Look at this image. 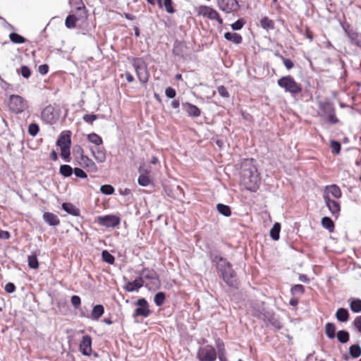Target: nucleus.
Returning <instances> with one entry per match:
<instances>
[{
	"instance_id": "obj_1",
	"label": "nucleus",
	"mask_w": 361,
	"mask_h": 361,
	"mask_svg": "<svg viewBox=\"0 0 361 361\" xmlns=\"http://www.w3.org/2000/svg\"><path fill=\"white\" fill-rule=\"evenodd\" d=\"M240 181L248 190L256 191L260 183L259 173L252 159H245L241 164Z\"/></svg>"
},
{
	"instance_id": "obj_2",
	"label": "nucleus",
	"mask_w": 361,
	"mask_h": 361,
	"mask_svg": "<svg viewBox=\"0 0 361 361\" xmlns=\"http://www.w3.org/2000/svg\"><path fill=\"white\" fill-rule=\"evenodd\" d=\"M252 314L259 319L265 322H269L274 326L280 329L281 327L279 321L276 318L273 312L267 310L264 306V302L257 301L250 305Z\"/></svg>"
},
{
	"instance_id": "obj_3",
	"label": "nucleus",
	"mask_w": 361,
	"mask_h": 361,
	"mask_svg": "<svg viewBox=\"0 0 361 361\" xmlns=\"http://www.w3.org/2000/svg\"><path fill=\"white\" fill-rule=\"evenodd\" d=\"M132 63L140 82L142 84L147 83L149 75L145 61L142 58H135Z\"/></svg>"
},
{
	"instance_id": "obj_4",
	"label": "nucleus",
	"mask_w": 361,
	"mask_h": 361,
	"mask_svg": "<svg viewBox=\"0 0 361 361\" xmlns=\"http://www.w3.org/2000/svg\"><path fill=\"white\" fill-rule=\"evenodd\" d=\"M277 84L286 92L292 94H298L301 92L302 88L300 84L297 83L291 76H284L278 80Z\"/></svg>"
},
{
	"instance_id": "obj_5",
	"label": "nucleus",
	"mask_w": 361,
	"mask_h": 361,
	"mask_svg": "<svg viewBox=\"0 0 361 361\" xmlns=\"http://www.w3.org/2000/svg\"><path fill=\"white\" fill-rule=\"evenodd\" d=\"M8 106L10 110L15 114H20L28 108L26 99L18 94H12L9 98Z\"/></svg>"
},
{
	"instance_id": "obj_6",
	"label": "nucleus",
	"mask_w": 361,
	"mask_h": 361,
	"mask_svg": "<svg viewBox=\"0 0 361 361\" xmlns=\"http://www.w3.org/2000/svg\"><path fill=\"white\" fill-rule=\"evenodd\" d=\"M319 116L321 117H325L329 123L335 124L338 122L335 115V109L331 103L321 102L319 103Z\"/></svg>"
},
{
	"instance_id": "obj_7",
	"label": "nucleus",
	"mask_w": 361,
	"mask_h": 361,
	"mask_svg": "<svg viewBox=\"0 0 361 361\" xmlns=\"http://www.w3.org/2000/svg\"><path fill=\"white\" fill-rule=\"evenodd\" d=\"M196 11L199 16L206 17L212 20H215L219 25L223 24V19L220 17L219 13L210 6H200L196 8Z\"/></svg>"
},
{
	"instance_id": "obj_8",
	"label": "nucleus",
	"mask_w": 361,
	"mask_h": 361,
	"mask_svg": "<svg viewBox=\"0 0 361 361\" xmlns=\"http://www.w3.org/2000/svg\"><path fill=\"white\" fill-rule=\"evenodd\" d=\"M199 361H215L216 352L214 348L210 345L200 347L197 353Z\"/></svg>"
},
{
	"instance_id": "obj_9",
	"label": "nucleus",
	"mask_w": 361,
	"mask_h": 361,
	"mask_svg": "<svg viewBox=\"0 0 361 361\" xmlns=\"http://www.w3.org/2000/svg\"><path fill=\"white\" fill-rule=\"evenodd\" d=\"M59 114L51 104L44 107L41 112L42 120L47 124L55 123L59 119Z\"/></svg>"
},
{
	"instance_id": "obj_10",
	"label": "nucleus",
	"mask_w": 361,
	"mask_h": 361,
	"mask_svg": "<svg viewBox=\"0 0 361 361\" xmlns=\"http://www.w3.org/2000/svg\"><path fill=\"white\" fill-rule=\"evenodd\" d=\"M77 11L80 13L78 16L69 15L66 17L65 25L68 28L75 27L77 21L87 18V11L84 5L82 7H78Z\"/></svg>"
},
{
	"instance_id": "obj_11",
	"label": "nucleus",
	"mask_w": 361,
	"mask_h": 361,
	"mask_svg": "<svg viewBox=\"0 0 361 361\" xmlns=\"http://www.w3.org/2000/svg\"><path fill=\"white\" fill-rule=\"evenodd\" d=\"M140 275V276L139 278H142L143 281L145 280L149 281L146 284V286L149 285L152 286H157L159 284V277L156 271L153 269L145 268L142 270Z\"/></svg>"
},
{
	"instance_id": "obj_12",
	"label": "nucleus",
	"mask_w": 361,
	"mask_h": 361,
	"mask_svg": "<svg viewBox=\"0 0 361 361\" xmlns=\"http://www.w3.org/2000/svg\"><path fill=\"white\" fill-rule=\"evenodd\" d=\"M343 29L353 45L361 47V34L353 29L349 24H344Z\"/></svg>"
},
{
	"instance_id": "obj_13",
	"label": "nucleus",
	"mask_w": 361,
	"mask_h": 361,
	"mask_svg": "<svg viewBox=\"0 0 361 361\" xmlns=\"http://www.w3.org/2000/svg\"><path fill=\"white\" fill-rule=\"evenodd\" d=\"M218 6L226 13L237 11L240 8L237 0H218Z\"/></svg>"
},
{
	"instance_id": "obj_14",
	"label": "nucleus",
	"mask_w": 361,
	"mask_h": 361,
	"mask_svg": "<svg viewBox=\"0 0 361 361\" xmlns=\"http://www.w3.org/2000/svg\"><path fill=\"white\" fill-rule=\"evenodd\" d=\"M137 307L135 309L133 317H147L150 313L149 305L144 298H140L136 302Z\"/></svg>"
},
{
	"instance_id": "obj_15",
	"label": "nucleus",
	"mask_w": 361,
	"mask_h": 361,
	"mask_svg": "<svg viewBox=\"0 0 361 361\" xmlns=\"http://www.w3.org/2000/svg\"><path fill=\"white\" fill-rule=\"evenodd\" d=\"M99 224L106 227H116L120 224V218L115 215H106L98 216Z\"/></svg>"
},
{
	"instance_id": "obj_16",
	"label": "nucleus",
	"mask_w": 361,
	"mask_h": 361,
	"mask_svg": "<svg viewBox=\"0 0 361 361\" xmlns=\"http://www.w3.org/2000/svg\"><path fill=\"white\" fill-rule=\"evenodd\" d=\"M323 199L331 214L337 218L341 211V205L339 202L331 199V197H328L327 195H325L324 198Z\"/></svg>"
},
{
	"instance_id": "obj_17",
	"label": "nucleus",
	"mask_w": 361,
	"mask_h": 361,
	"mask_svg": "<svg viewBox=\"0 0 361 361\" xmlns=\"http://www.w3.org/2000/svg\"><path fill=\"white\" fill-rule=\"evenodd\" d=\"M221 273L223 280L229 286H234L235 284V271L232 269V266L229 269H223L219 271Z\"/></svg>"
},
{
	"instance_id": "obj_18",
	"label": "nucleus",
	"mask_w": 361,
	"mask_h": 361,
	"mask_svg": "<svg viewBox=\"0 0 361 361\" xmlns=\"http://www.w3.org/2000/svg\"><path fill=\"white\" fill-rule=\"evenodd\" d=\"M80 350L85 355H90L92 352V338L90 336L85 335L80 343Z\"/></svg>"
},
{
	"instance_id": "obj_19",
	"label": "nucleus",
	"mask_w": 361,
	"mask_h": 361,
	"mask_svg": "<svg viewBox=\"0 0 361 361\" xmlns=\"http://www.w3.org/2000/svg\"><path fill=\"white\" fill-rule=\"evenodd\" d=\"M325 195H327L328 197L331 196L336 199H339L342 195V192L338 185L333 184L325 187L323 192V198H324Z\"/></svg>"
},
{
	"instance_id": "obj_20",
	"label": "nucleus",
	"mask_w": 361,
	"mask_h": 361,
	"mask_svg": "<svg viewBox=\"0 0 361 361\" xmlns=\"http://www.w3.org/2000/svg\"><path fill=\"white\" fill-rule=\"evenodd\" d=\"M144 285V281H142V278H137L133 281H128L126 283L124 286V289L128 292H133L137 290L139 288L142 287Z\"/></svg>"
},
{
	"instance_id": "obj_21",
	"label": "nucleus",
	"mask_w": 361,
	"mask_h": 361,
	"mask_svg": "<svg viewBox=\"0 0 361 361\" xmlns=\"http://www.w3.org/2000/svg\"><path fill=\"white\" fill-rule=\"evenodd\" d=\"M71 133L69 131L62 132L57 140V145L60 147H71Z\"/></svg>"
},
{
	"instance_id": "obj_22",
	"label": "nucleus",
	"mask_w": 361,
	"mask_h": 361,
	"mask_svg": "<svg viewBox=\"0 0 361 361\" xmlns=\"http://www.w3.org/2000/svg\"><path fill=\"white\" fill-rule=\"evenodd\" d=\"M183 108L190 116L197 117L201 114L197 106L188 102L183 104Z\"/></svg>"
},
{
	"instance_id": "obj_23",
	"label": "nucleus",
	"mask_w": 361,
	"mask_h": 361,
	"mask_svg": "<svg viewBox=\"0 0 361 361\" xmlns=\"http://www.w3.org/2000/svg\"><path fill=\"white\" fill-rule=\"evenodd\" d=\"M104 306L102 305H96L93 307L90 314L87 317L92 320L97 321L104 314Z\"/></svg>"
},
{
	"instance_id": "obj_24",
	"label": "nucleus",
	"mask_w": 361,
	"mask_h": 361,
	"mask_svg": "<svg viewBox=\"0 0 361 361\" xmlns=\"http://www.w3.org/2000/svg\"><path fill=\"white\" fill-rule=\"evenodd\" d=\"M43 219L50 226H57L60 224L59 217L51 212H45L43 214Z\"/></svg>"
},
{
	"instance_id": "obj_25",
	"label": "nucleus",
	"mask_w": 361,
	"mask_h": 361,
	"mask_svg": "<svg viewBox=\"0 0 361 361\" xmlns=\"http://www.w3.org/2000/svg\"><path fill=\"white\" fill-rule=\"evenodd\" d=\"M92 153L95 160L99 163H103L106 160V153L104 149L99 147L92 149Z\"/></svg>"
},
{
	"instance_id": "obj_26",
	"label": "nucleus",
	"mask_w": 361,
	"mask_h": 361,
	"mask_svg": "<svg viewBox=\"0 0 361 361\" xmlns=\"http://www.w3.org/2000/svg\"><path fill=\"white\" fill-rule=\"evenodd\" d=\"M213 262H216L217 269L220 271L223 269H229L231 264L226 261V259L220 256H214L212 259Z\"/></svg>"
},
{
	"instance_id": "obj_27",
	"label": "nucleus",
	"mask_w": 361,
	"mask_h": 361,
	"mask_svg": "<svg viewBox=\"0 0 361 361\" xmlns=\"http://www.w3.org/2000/svg\"><path fill=\"white\" fill-rule=\"evenodd\" d=\"M140 176L137 180L138 184L141 186L146 187L151 183L149 176L145 173V171L140 167L139 169Z\"/></svg>"
},
{
	"instance_id": "obj_28",
	"label": "nucleus",
	"mask_w": 361,
	"mask_h": 361,
	"mask_svg": "<svg viewBox=\"0 0 361 361\" xmlns=\"http://www.w3.org/2000/svg\"><path fill=\"white\" fill-rule=\"evenodd\" d=\"M62 208L64 211H66L67 213L78 216L80 214V210L78 208H77L74 204L69 202H64L62 204Z\"/></svg>"
},
{
	"instance_id": "obj_29",
	"label": "nucleus",
	"mask_w": 361,
	"mask_h": 361,
	"mask_svg": "<svg viewBox=\"0 0 361 361\" xmlns=\"http://www.w3.org/2000/svg\"><path fill=\"white\" fill-rule=\"evenodd\" d=\"M224 37L226 40L232 42L236 44H240L243 41L241 35L236 32H227L224 34Z\"/></svg>"
},
{
	"instance_id": "obj_30",
	"label": "nucleus",
	"mask_w": 361,
	"mask_h": 361,
	"mask_svg": "<svg viewBox=\"0 0 361 361\" xmlns=\"http://www.w3.org/2000/svg\"><path fill=\"white\" fill-rule=\"evenodd\" d=\"M336 318L341 322H346L349 319L348 311L345 308H339L336 312Z\"/></svg>"
},
{
	"instance_id": "obj_31",
	"label": "nucleus",
	"mask_w": 361,
	"mask_h": 361,
	"mask_svg": "<svg viewBox=\"0 0 361 361\" xmlns=\"http://www.w3.org/2000/svg\"><path fill=\"white\" fill-rule=\"evenodd\" d=\"M185 48V45L184 44L183 42L180 41H176L173 48V53L175 55L183 56Z\"/></svg>"
},
{
	"instance_id": "obj_32",
	"label": "nucleus",
	"mask_w": 361,
	"mask_h": 361,
	"mask_svg": "<svg viewBox=\"0 0 361 361\" xmlns=\"http://www.w3.org/2000/svg\"><path fill=\"white\" fill-rule=\"evenodd\" d=\"M81 164H83L85 167L88 168L90 170L94 171L97 170V166L94 162L89 159L87 157L81 156Z\"/></svg>"
},
{
	"instance_id": "obj_33",
	"label": "nucleus",
	"mask_w": 361,
	"mask_h": 361,
	"mask_svg": "<svg viewBox=\"0 0 361 361\" xmlns=\"http://www.w3.org/2000/svg\"><path fill=\"white\" fill-rule=\"evenodd\" d=\"M325 333L329 338H334L336 336V326L333 323H326L325 325Z\"/></svg>"
},
{
	"instance_id": "obj_34",
	"label": "nucleus",
	"mask_w": 361,
	"mask_h": 361,
	"mask_svg": "<svg viewBox=\"0 0 361 361\" xmlns=\"http://www.w3.org/2000/svg\"><path fill=\"white\" fill-rule=\"evenodd\" d=\"M281 231V225L279 223H275L270 231V236L274 240L279 239V233Z\"/></svg>"
},
{
	"instance_id": "obj_35",
	"label": "nucleus",
	"mask_w": 361,
	"mask_h": 361,
	"mask_svg": "<svg viewBox=\"0 0 361 361\" xmlns=\"http://www.w3.org/2000/svg\"><path fill=\"white\" fill-rule=\"evenodd\" d=\"M216 209L218 212L224 216L228 217L231 214V209L228 205L219 203L216 204Z\"/></svg>"
},
{
	"instance_id": "obj_36",
	"label": "nucleus",
	"mask_w": 361,
	"mask_h": 361,
	"mask_svg": "<svg viewBox=\"0 0 361 361\" xmlns=\"http://www.w3.org/2000/svg\"><path fill=\"white\" fill-rule=\"evenodd\" d=\"M349 354L353 358H357L361 355V347L359 345H352L349 348Z\"/></svg>"
},
{
	"instance_id": "obj_37",
	"label": "nucleus",
	"mask_w": 361,
	"mask_h": 361,
	"mask_svg": "<svg viewBox=\"0 0 361 361\" xmlns=\"http://www.w3.org/2000/svg\"><path fill=\"white\" fill-rule=\"evenodd\" d=\"M322 225L324 228H326L330 232H332L334 229V224L329 217H323L322 219Z\"/></svg>"
},
{
	"instance_id": "obj_38",
	"label": "nucleus",
	"mask_w": 361,
	"mask_h": 361,
	"mask_svg": "<svg viewBox=\"0 0 361 361\" xmlns=\"http://www.w3.org/2000/svg\"><path fill=\"white\" fill-rule=\"evenodd\" d=\"M87 140L90 142L95 144L97 146H99V145H102V143H103L102 138L99 135H98L97 134H96L94 133L89 134L87 135Z\"/></svg>"
},
{
	"instance_id": "obj_39",
	"label": "nucleus",
	"mask_w": 361,
	"mask_h": 361,
	"mask_svg": "<svg viewBox=\"0 0 361 361\" xmlns=\"http://www.w3.org/2000/svg\"><path fill=\"white\" fill-rule=\"evenodd\" d=\"M260 24L264 29H274V22L267 17L262 18L260 20Z\"/></svg>"
},
{
	"instance_id": "obj_40",
	"label": "nucleus",
	"mask_w": 361,
	"mask_h": 361,
	"mask_svg": "<svg viewBox=\"0 0 361 361\" xmlns=\"http://www.w3.org/2000/svg\"><path fill=\"white\" fill-rule=\"evenodd\" d=\"M336 336L338 341L341 343H347L350 337L348 332L344 330L338 331Z\"/></svg>"
},
{
	"instance_id": "obj_41",
	"label": "nucleus",
	"mask_w": 361,
	"mask_h": 361,
	"mask_svg": "<svg viewBox=\"0 0 361 361\" xmlns=\"http://www.w3.org/2000/svg\"><path fill=\"white\" fill-rule=\"evenodd\" d=\"M162 8H164L168 13H175L172 0H162Z\"/></svg>"
},
{
	"instance_id": "obj_42",
	"label": "nucleus",
	"mask_w": 361,
	"mask_h": 361,
	"mask_svg": "<svg viewBox=\"0 0 361 361\" xmlns=\"http://www.w3.org/2000/svg\"><path fill=\"white\" fill-rule=\"evenodd\" d=\"M350 310L353 312H361V300L360 299H355L353 300L350 303Z\"/></svg>"
},
{
	"instance_id": "obj_43",
	"label": "nucleus",
	"mask_w": 361,
	"mask_h": 361,
	"mask_svg": "<svg viewBox=\"0 0 361 361\" xmlns=\"http://www.w3.org/2000/svg\"><path fill=\"white\" fill-rule=\"evenodd\" d=\"M10 40L15 44H23L25 42V39L21 35L12 32L9 35Z\"/></svg>"
},
{
	"instance_id": "obj_44",
	"label": "nucleus",
	"mask_w": 361,
	"mask_h": 361,
	"mask_svg": "<svg viewBox=\"0 0 361 361\" xmlns=\"http://www.w3.org/2000/svg\"><path fill=\"white\" fill-rule=\"evenodd\" d=\"M60 173L64 177H69L73 173V169L69 165H61L59 169Z\"/></svg>"
},
{
	"instance_id": "obj_45",
	"label": "nucleus",
	"mask_w": 361,
	"mask_h": 361,
	"mask_svg": "<svg viewBox=\"0 0 361 361\" xmlns=\"http://www.w3.org/2000/svg\"><path fill=\"white\" fill-rule=\"evenodd\" d=\"M102 257L104 262H107L110 264L114 263L115 258L114 257L109 253L107 250H104L102 252Z\"/></svg>"
},
{
	"instance_id": "obj_46",
	"label": "nucleus",
	"mask_w": 361,
	"mask_h": 361,
	"mask_svg": "<svg viewBox=\"0 0 361 361\" xmlns=\"http://www.w3.org/2000/svg\"><path fill=\"white\" fill-rule=\"evenodd\" d=\"M165 301V294L163 292L157 293L154 298V302L157 306H161Z\"/></svg>"
},
{
	"instance_id": "obj_47",
	"label": "nucleus",
	"mask_w": 361,
	"mask_h": 361,
	"mask_svg": "<svg viewBox=\"0 0 361 361\" xmlns=\"http://www.w3.org/2000/svg\"><path fill=\"white\" fill-rule=\"evenodd\" d=\"M28 266L31 269H37L39 267L38 260L35 255H29L27 257Z\"/></svg>"
},
{
	"instance_id": "obj_48",
	"label": "nucleus",
	"mask_w": 361,
	"mask_h": 361,
	"mask_svg": "<svg viewBox=\"0 0 361 361\" xmlns=\"http://www.w3.org/2000/svg\"><path fill=\"white\" fill-rule=\"evenodd\" d=\"M290 292L292 295H302L305 292V288L302 285L297 284L291 288Z\"/></svg>"
},
{
	"instance_id": "obj_49",
	"label": "nucleus",
	"mask_w": 361,
	"mask_h": 361,
	"mask_svg": "<svg viewBox=\"0 0 361 361\" xmlns=\"http://www.w3.org/2000/svg\"><path fill=\"white\" fill-rule=\"evenodd\" d=\"M61 148V156L66 161H69L70 158V147H63Z\"/></svg>"
},
{
	"instance_id": "obj_50",
	"label": "nucleus",
	"mask_w": 361,
	"mask_h": 361,
	"mask_svg": "<svg viewBox=\"0 0 361 361\" xmlns=\"http://www.w3.org/2000/svg\"><path fill=\"white\" fill-rule=\"evenodd\" d=\"M100 191L105 195H111L114 192V188L110 185H104L101 186Z\"/></svg>"
},
{
	"instance_id": "obj_51",
	"label": "nucleus",
	"mask_w": 361,
	"mask_h": 361,
	"mask_svg": "<svg viewBox=\"0 0 361 361\" xmlns=\"http://www.w3.org/2000/svg\"><path fill=\"white\" fill-rule=\"evenodd\" d=\"M39 126L36 123H31L28 127V133L32 136H35L39 132Z\"/></svg>"
},
{
	"instance_id": "obj_52",
	"label": "nucleus",
	"mask_w": 361,
	"mask_h": 361,
	"mask_svg": "<svg viewBox=\"0 0 361 361\" xmlns=\"http://www.w3.org/2000/svg\"><path fill=\"white\" fill-rule=\"evenodd\" d=\"M244 24H245V20L241 18V19H238L237 21L232 23L231 25V27L233 30H240L243 27Z\"/></svg>"
},
{
	"instance_id": "obj_53",
	"label": "nucleus",
	"mask_w": 361,
	"mask_h": 361,
	"mask_svg": "<svg viewBox=\"0 0 361 361\" xmlns=\"http://www.w3.org/2000/svg\"><path fill=\"white\" fill-rule=\"evenodd\" d=\"M331 151L334 154H338L341 151V144L337 141H331L330 144Z\"/></svg>"
},
{
	"instance_id": "obj_54",
	"label": "nucleus",
	"mask_w": 361,
	"mask_h": 361,
	"mask_svg": "<svg viewBox=\"0 0 361 361\" xmlns=\"http://www.w3.org/2000/svg\"><path fill=\"white\" fill-rule=\"evenodd\" d=\"M82 118L86 123L92 124L95 120L97 119V116L94 114H85Z\"/></svg>"
},
{
	"instance_id": "obj_55",
	"label": "nucleus",
	"mask_w": 361,
	"mask_h": 361,
	"mask_svg": "<svg viewBox=\"0 0 361 361\" xmlns=\"http://www.w3.org/2000/svg\"><path fill=\"white\" fill-rule=\"evenodd\" d=\"M217 350H218V355L221 354H226L225 353V348H224V344L222 341H221L219 338L217 339L216 342Z\"/></svg>"
},
{
	"instance_id": "obj_56",
	"label": "nucleus",
	"mask_w": 361,
	"mask_h": 361,
	"mask_svg": "<svg viewBox=\"0 0 361 361\" xmlns=\"http://www.w3.org/2000/svg\"><path fill=\"white\" fill-rule=\"evenodd\" d=\"M218 93L224 98H227L229 97V94L226 90V88L224 85H220L217 87Z\"/></svg>"
},
{
	"instance_id": "obj_57",
	"label": "nucleus",
	"mask_w": 361,
	"mask_h": 361,
	"mask_svg": "<svg viewBox=\"0 0 361 361\" xmlns=\"http://www.w3.org/2000/svg\"><path fill=\"white\" fill-rule=\"evenodd\" d=\"M71 303L73 305V306L75 308V309H78L80 304H81V300L79 296L78 295H73L71 297Z\"/></svg>"
},
{
	"instance_id": "obj_58",
	"label": "nucleus",
	"mask_w": 361,
	"mask_h": 361,
	"mask_svg": "<svg viewBox=\"0 0 361 361\" xmlns=\"http://www.w3.org/2000/svg\"><path fill=\"white\" fill-rule=\"evenodd\" d=\"M20 73L25 78H28L30 76L31 72L27 66H22L20 68Z\"/></svg>"
},
{
	"instance_id": "obj_59",
	"label": "nucleus",
	"mask_w": 361,
	"mask_h": 361,
	"mask_svg": "<svg viewBox=\"0 0 361 361\" xmlns=\"http://www.w3.org/2000/svg\"><path fill=\"white\" fill-rule=\"evenodd\" d=\"M74 173L75 176L78 178H85L87 177V174L85 173V172L80 168H75Z\"/></svg>"
},
{
	"instance_id": "obj_60",
	"label": "nucleus",
	"mask_w": 361,
	"mask_h": 361,
	"mask_svg": "<svg viewBox=\"0 0 361 361\" xmlns=\"http://www.w3.org/2000/svg\"><path fill=\"white\" fill-rule=\"evenodd\" d=\"M281 59L284 66L288 70H290L293 67V63L290 59L284 57H281Z\"/></svg>"
},
{
	"instance_id": "obj_61",
	"label": "nucleus",
	"mask_w": 361,
	"mask_h": 361,
	"mask_svg": "<svg viewBox=\"0 0 361 361\" xmlns=\"http://www.w3.org/2000/svg\"><path fill=\"white\" fill-rule=\"evenodd\" d=\"M165 94L169 98H174L176 97V90L172 87H167L165 90Z\"/></svg>"
},
{
	"instance_id": "obj_62",
	"label": "nucleus",
	"mask_w": 361,
	"mask_h": 361,
	"mask_svg": "<svg viewBox=\"0 0 361 361\" xmlns=\"http://www.w3.org/2000/svg\"><path fill=\"white\" fill-rule=\"evenodd\" d=\"M16 290V286L13 283H8L6 284L5 286V290L8 293H13Z\"/></svg>"
},
{
	"instance_id": "obj_63",
	"label": "nucleus",
	"mask_w": 361,
	"mask_h": 361,
	"mask_svg": "<svg viewBox=\"0 0 361 361\" xmlns=\"http://www.w3.org/2000/svg\"><path fill=\"white\" fill-rule=\"evenodd\" d=\"M38 71L40 74L45 75L49 71V66L47 64L40 65L38 68Z\"/></svg>"
},
{
	"instance_id": "obj_64",
	"label": "nucleus",
	"mask_w": 361,
	"mask_h": 361,
	"mask_svg": "<svg viewBox=\"0 0 361 361\" xmlns=\"http://www.w3.org/2000/svg\"><path fill=\"white\" fill-rule=\"evenodd\" d=\"M354 324L357 330L361 333V315L356 317Z\"/></svg>"
}]
</instances>
